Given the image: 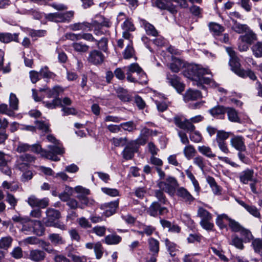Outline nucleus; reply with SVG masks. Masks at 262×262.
<instances>
[{
  "label": "nucleus",
  "mask_w": 262,
  "mask_h": 262,
  "mask_svg": "<svg viewBox=\"0 0 262 262\" xmlns=\"http://www.w3.org/2000/svg\"><path fill=\"white\" fill-rule=\"evenodd\" d=\"M210 73V72L209 70L203 68L200 65L191 64L187 68L184 74L193 81V85H196L203 89L205 86L203 84H210L212 82H213L211 78L204 76L205 75Z\"/></svg>",
  "instance_id": "1"
},
{
  "label": "nucleus",
  "mask_w": 262,
  "mask_h": 262,
  "mask_svg": "<svg viewBox=\"0 0 262 262\" xmlns=\"http://www.w3.org/2000/svg\"><path fill=\"white\" fill-rule=\"evenodd\" d=\"M49 150L43 149L39 144H34L31 146L30 150L34 152L40 154L41 156L54 161H58L60 159L57 155H61L64 152V150L58 146L48 145Z\"/></svg>",
  "instance_id": "2"
},
{
  "label": "nucleus",
  "mask_w": 262,
  "mask_h": 262,
  "mask_svg": "<svg viewBox=\"0 0 262 262\" xmlns=\"http://www.w3.org/2000/svg\"><path fill=\"white\" fill-rule=\"evenodd\" d=\"M203 117L201 115H198L192 117L189 119H182L181 117L177 116L173 118L174 124L180 129L186 132H192L195 129L193 123H196L201 121Z\"/></svg>",
  "instance_id": "3"
},
{
  "label": "nucleus",
  "mask_w": 262,
  "mask_h": 262,
  "mask_svg": "<svg viewBox=\"0 0 262 262\" xmlns=\"http://www.w3.org/2000/svg\"><path fill=\"white\" fill-rule=\"evenodd\" d=\"M89 25L90 27H89L88 31H93L96 35L100 36L104 34L102 30V27L110 28L112 23L108 18L102 15H99L96 16V19L89 23Z\"/></svg>",
  "instance_id": "4"
},
{
  "label": "nucleus",
  "mask_w": 262,
  "mask_h": 262,
  "mask_svg": "<svg viewBox=\"0 0 262 262\" xmlns=\"http://www.w3.org/2000/svg\"><path fill=\"white\" fill-rule=\"evenodd\" d=\"M171 2L177 3L181 8H186L188 6L186 0H154L153 3L158 8L167 10L170 13L174 14L177 11L176 7L171 4Z\"/></svg>",
  "instance_id": "5"
},
{
  "label": "nucleus",
  "mask_w": 262,
  "mask_h": 262,
  "mask_svg": "<svg viewBox=\"0 0 262 262\" xmlns=\"http://www.w3.org/2000/svg\"><path fill=\"white\" fill-rule=\"evenodd\" d=\"M74 12L73 11H67L64 13H51L45 14V18L50 21L56 23L70 22L73 17Z\"/></svg>",
  "instance_id": "6"
},
{
  "label": "nucleus",
  "mask_w": 262,
  "mask_h": 262,
  "mask_svg": "<svg viewBox=\"0 0 262 262\" xmlns=\"http://www.w3.org/2000/svg\"><path fill=\"white\" fill-rule=\"evenodd\" d=\"M74 189L77 193L80 194L77 196V199L80 201L79 208L84 209L85 206H90L94 204V200L86 196V195L90 194L89 189L81 186L75 187Z\"/></svg>",
  "instance_id": "7"
},
{
  "label": "nucleus",
  "mask_w": 262,
  "mask_h": 262,
  "mask_svg": "<svg viewBox=\"0 0 262 262\" xmlns=\"http://www.w3.org/2000/svg\"><path fill=\"white\" fill-rule=\"evenodd\" d=\"M35 160V157L30 154H24L17 157L15 166L17 169L23 171L28 169Z\"/></svg>",
  "instance_id": "8"
},
{
  "label": "nucleus",
  "mask_w": 262,
  "mask_h": 262,
  "mask_svg": "<svg viewBox=\"0 0 262 262\" xmlns=\"http://www.w3.org/2000/svg\"><path fill=\"white\" fill-rule=\"evenodd\" d=\"M231 134L230 132H226L223 130H217L214 141L217 143L219 149L225 154L230 153L226 140L229 138Z\"/></svg>",
  "instance_id": "9"
},
{
  "label": "nucleus",
  "mask_w": 262,
  "mask_h": 262,
  "mask_svg": "<svg viewBox=\"0 0 262 262\" xmlns=\"http://www.w3.org/2000/svg\"><path fill=\"white\" fill-rule=\"evenodd\" d=\"M226 51L230 57L229 63L231 70L238 75L239 73L243 69L241 68L239 59L236 56L235 51L231 48H227Z\"/></svg>",
  "instance_id": "10"
},
{
  "label": "nucleus",
  "mask_w": 262,
  "mask_h": 262,
  "mask_svg": "<svg viewBox=\"0 0 262 262\" xmlns=\"http://www.w3.org/2000/svg\"><path fill=\"white\" fill-rule=\"evenodd\" d=\"M167 82L173 86L177 92L181 93L184 91L185 84L181 81L180 77L176 74L167 73L166 75Z\"/></svg>",
  "instance_id": "11"
},
{
  "label": "nucleus",
  "mask_w": 262,
  "mask_h": 262,
  "mask_svg": "<svg viewBox=\"0 0 262 262\" xmlns=\"http://www.w3.org/2000/svg\"><path fill=\"white\" fill-rule=\"evenodd\" d=\"M158 185L161 190L170 195L175 194L179 186L177 181H160Z\"/></svg>",
  "instance_id": "12"
},
{
  "label": "nucleus",
  "mask_w": 262,
  "mask_h": 262,
  "mask_svg": "<svg viewBox=\"0 0 262 262\" xmlns=\"http://www.w3.org/2000/svg\"><path fill=\"white\" fill-rule=\"evenodd\" d=\"M119 199L101 205L100 208L103 210V214L106 217H110L115 214L119 206Z\"/></svg>",
  "instance_id": "13"
},
{
  "label": "nucleus",
  "mask_w": 262,
  "mask_h": 262,
  "mask_svg": "<svg viewBox=\"0 0 262 262\" xmlns=\"http://www.w3.org/2000/svg\"><path fill=\"white\" fill-rule=\"evenodd\" d=\"M87 60L91 64L100 65L103 62L104 56L101 51L95 49L90 52Z\"/></svg>",
  "instance_id": "14"
},
{
  "label": "nucleus",
  "mask_w": 262,
  "mask_h": 262,
  "mask_svg": "<svg viewBox=\"0 0 262 262\" xmlns=\"http://www.w3.org/2000/svg\"><path fill=\"white\" fill-rule=\"evenodd\" d=\"M168 210L165 207L161 206L157 202H153L147 210V213L150 216L156 217L158 215H163L168 213Z\"/></svg>",
  "instance_id": "15"
},
{
  "label": "nucleus",
  "mask_w": 262,
  "mask_h": 262,
  "mask_svg": "<svg viewBox=\"0 0 262 262\" xmlns=\"http://www.w3.org/2000/svg\"><path fill=\"white\" fill-rule=\"evenodd\" d=\"M138 146L134 140L129 142L122 152L123 158L126 160L132 159L135 152H137Z\"/></svg>",
  "instance_id": "16"
},
{
  "label": "nucleus",
  "mask_w": 262,
  "mask_h": 262,
  "mask_svg": "<svg viewBox=\"0 0 262 262\" xmlns=\"http://www.w3.org/2000/svg\"><path fill=\"white\" fill-rule=\"evenodd\" d=\"M47 217L45 219L44 223L47 227H51L53 222L56 221L60 217V212L53 208H48L46 210Z\"/></svg>",
  "instance_id": "17"
},
{
  "label": "nucleus",
  "mask_w": 262,
  "mask_h": 262,
  "mask_svg": "<svg viewBox=\"0 0 262 262\" xmlns=\"http://www.w3.org/2000/svg\"><path fill=\"white\" fill-rule=\"evenodd\" d=\"M230 144L233 148L237 151L246 150L245 139L242 136H233L230 139Z\"/></svg>",
  "instance_id": "18"
},
{
  "label": "nucleus",
  "mask_w": 262,
  "mask_h": 262,
  "mask_svg": "<svg viewBox=\"0 0 262 262\" xmlns=\"http://www.w3.org/2000/svg\"><path fill=\"white\" fill-rule=\"evenodd\" d=\"M27 202L32 207H37L45 208L49 205V199L46 198L39 199L35 195H32L28 198Z\"/></svg>",
  "instance_id": "19"
},
{
  "label": "nucleus",
  "mask_w": 262,
  "mask_h": 262,
  "mask_svg": "<svg viewBox=\"0 0 262 262\" xmlns=\"http://www.w3.org/2000/svg\"><path fill=\"white\" fill-rule=\"evenodd\" d=\"M126 69V79L129 82H135V77L133 76L132 73H136L138 74L142 69L137 63H133L126 67H124Z\"/></svg>",
  "instance_id": "20"
},
{
  "label": "nucleus",
  "mask_w": 262,
  "mask_h": 262,
  "mask_svg": "<svg viewBox=\"0 0 262 262\" xmlns=\"http://www.w3.org/2000/svg\"><path fill=\"white\" fill-rule=\"evenodd\" d=\"M148 247L150 253L149 254L158 255L160 251L159 242L153 238L149 237L147 239Z\"/></svg>",
  "instance_id": "21"
},
{
  "label": "nucleus",
  "mask_w": 262,
  "mask_h": 262,
  "mask_svg": "<svg viewBox=\"0 0 262 262\" xmlns=\"http://www.w3.org/2000/svg\"><path fill=\"white\" fill-rule=\"evenodd\" d=\"M227 108L223 105H216L209 110V113L214 118L224 119Z\"/></svg>",
  "instance_id": "22"
},
{
  "label": "nucleus",
  "mask_w": 262,
  "mask_h": 262,
  "mask_svg": "<svg viewBox=\"0 0 262 262\" xmlns=\"http://www.w3.org/2000/svg\"><path fill=\"white\" fill-rule=\"evenodd\" d=\"M245 33L244 35L239 36V39H241L242 42H245L248 45H251L254 41L257 39L256 34L250 28Z\"/></svg>",
  "instance_id": "23"
},
{
  "label": "nucleus",
  "mask_w": 262,
  "mask_h": 262,
  "mask_svg": "<svg viewBox=\"0 0 262 262\" xmlns=\"http://www.w3.org/2000/svg\"><path fill=\"white\" fill-rule=\"evenodd\" d=\"M202 97L201 93L198 90L189 89L185 92L184 95V100L186 102L190 101H195Z\"/></svg>",
  "instance_id": "24"
},
{
  "label": "nucleus",
  "mask_w": 262,
  "mask_h": 262,
  "mask_svg": "<svg viewBox=\"0 0 262 262\" xmlns=\"http://www.w3.org/2000/svg\"><path fill=\"white\" fill-rule=\"evenodd\" d=\"M46 256V253L43 251L39 249L31 250L29 254V258L35 262L43 260Z\"/></svg>",
  "instance_id": "25"
},
{
  "label": "nucleus",
  "mask_w": 262,
  "mask_h": 262,
  "mask_svg": "<svg viewBox=\"0 0 262 262\" xmlns=\"http://www.w3.org/2000/svg\"><path fill=\"white\" fill-rule=\"evenodd\" d=\"M151 132L150 129L147 127H144L141 130L139 137L134 141L138 144V145H143L146 143L148 137L151 136Z\"/></svg>",
  "instance_id": "26"
},
{
  "label": "nucleus",
  "mask_w": 262,
  "mask_h": 262,
  "mask_svg": "<svg viewBox=\"0 0 262 262\" xmlns=\"http://www.w3.org/2000/svg\"><path fill=\"white\" fill-rule=\"evenodd\" d=\"M118 98L122 102H128L132 101V97L127 91L123 88L119 87L116 89Z\"/></svg>",
  "instance_id": "27"
},
{
  "label": "nucleus",
  "mask_w": 262,
  "mask_h": 262,
  "mask_svg": "<svg viewBox=\"0 0 262 262\" xmlns=\"http://www.w3.org/2000/svg\"><path fill=\"white\" fill-rule=\"evenodd\" d=\"M12 41L19 42L18 34L10 33H0V41L4 43H9Z\"/></svg>",
  "instance_id": "28"
},
{
  "label": "nucleus",
  "mask_w": 262,
  "mask_h": 262,
  "mask_svg": "<svg viewBox=\"0 0 262 262\" xmlns=\"http://www.w3.org/2000/svg\"><path fill=\"white\" fill-rule=\"evenodd\" d=\"M141 25L144 27L147 34L153 36H157L158 35V31L155 27L145 20H141Z\"/></svg>",
  "instance_id": "29"
},
{
  "label": "nucleus",
  "mask_w": 262,
  "mask_h": 262,
  "mask_svg": "<svg viewBox=\"0 0 262 262\" xmlns=\"http://www.w3.org/2000/svg\"><path fill=\"white\" fill-rule=\"evenodd\" d=\"M184 66V64L182 60L174 58L172 59V62L170 63L169 68L172 72L178 73Z\"/></svg>",
  "instance_id": "30"
},
{
  "label": "nucleus",
  "mask_w": 262,
  "mask_h": 262,
  "mask_svg": "<svg viewBox=\"0 0 262 262\" xmlns=\"http://www.w3.org/2000/svg\"><path fill=\"white\" fill-rule=\"evenodd\" d=\"M33 232L38 236H41L45 232V228L43 224L39 221L33 220Z\"/></svg>",
  "instance_id": "31"
},
{
  "label": "nucleus",
  "mask_w": 262,
  "mask_h": 262,
  "mask_svg": "<svg viewBox=\"0 0 262 262\" xmlns=\"http://www.w3.org/2000/svg\"><path fill=\"white\" fill-rule=\"evenodd\" d=\"M249 28V27L246 24H242L237 21H234L231 26L232 30L238 34L246 32Z\"/></svg>",
  "instance_id": "32"
},
{
  "label": "nucleus",
  "mask_w": 262,
  "mask_h": 262,
  "mask_svg": "<svg viewBox=\"0 0 262 262\" xmlns=\"http://www.w3.org/2000/svg\"><path fill=\"white\" fill-rule=\"evenodd\" d=\"M122 241V238L117 234H110L106 236L104 241L107 245H117Z\"/></svg>",
  "instance_id": "33"
},
{
  "label": "nucleus",
  "mask_w": 262,
  "mask_h": 262,
  "mask_svg": "<svg viewBox=\"0 0 262 262\" xmlns=\"http://www.w3.org/2000/svg\"><path fill=\"white\" fill-rule=\"evenodd\" d=\"M239 178L241 180H255L254 170L252 169H246L241 172Z\"/></svg>",
  "instance_id": "34"
},
{
  "label": "nucleus",
  "mask_w": 262,
  "mask_h": 262,
  "mask_svg": "<svg viewBox=\"0 0 262 262\" xmlns=\"http://www.w3.org/2000/svg\"><path fill=\"white\" fill-rule=\"evenodd\" d=\"M177 194L178 196L182 198L185 201L191 202L193 198L188 191L183 187L177 189Z\"/></svg>",
  "instance_id": "35"
},
{
  "label": "nucleus",
  "mask_w": 262,
  "mask_h": 262,
  "mask_svg": "<svg viewBox=\"0 0 262 262\" xmlns=\"http://www.w3.org/2000/svg\"><path fill=\"white\" fill-rule=\"evenodd\" d=\"M90 27L89 23L83 21L82 23H77L72 24L70 26L71 30L73 31H88Z\"/></svg>",
  "instance_id": "36"
},
{
  "label": "nucleus",
  "mask_w": 262,
  "mask_h": 262,
  "mask_svg": "<svg viewBox=\"0 0 262 262\" xmlns=\"http://www.w3.org/2000/svg\"><path fill=\"white\" fill-rule=\"evenodd\" d=\"M253 55L256 58L262 57V41H257L251 47Z\"/></svg>",
  "instance_id": "37"
},
{
  "label": "nucleus",
  "mask_w": 262,
  "mask_h": 262,
  "mask_svg": "<svg viewBox=\"0 0 262 262\" xmlns=\"http://www.w3.org/2000/svg\"><path fill=\"white\" fill-rule=\"evenodd\" d=\"M196 152L194 146L189 144L184 147L183 149V154L185 157L188 160L192 159Z\"/></svg>",
  "instance_id": "38"
},
{
  "label": "nucleus",
  "mask_w": 262,
  "mask_h": 262,
  "mask_svg": "<svg viewBox=\"0 0 262 262\" xmlns=\"http://www.w3.org/2000/svg\"><path fill=\"white\" fill-rule=\"evenodd\" d=\"M198 150L201 154L207 158H213L215 157V155L213 153L211 148L209 146H200L198 147Z\"/></svg>",
  "instance_id": "39"
},
{
  "label": "nucleus",
  "mask_w": 262,
  "mask_h": 262,
  "mask_svg": "<svg viewBox=\"0 0 262 262\" xmlns=\"http://www.w3.org/2000/svg\"><path fill=\"white\" fill-rule=\"evenodd\" d=\"M244 240L237 235H233L231 236L230 244L235 246L236 248L243 250L244 248L243 244Z\"/></svg>",
  "instance_id": "40"
},
{
  "label": "nucleus",
  "mask_w": 262,
  "mask_h": 262,
  "mask_svg": "<svg viewBox=\"0 0 262 262\" xmlns=\"http://www.w3.org/2000/svg\"><path fill=\"white\" fill-rule=\"evenodd\" d=\"M43 104L49 109H54L57 106H62L61 99L59 98H55L52 101H43Z\"/></svg>",
  "instance_id": "41"
},
{
  "label": "nucleus",
  "mask_w": 262,
  "mask_h": 262,
  "mask_svg": "<svg viewBox=\"0 0 262 262\" xmlns=\"http://www.w3.org/2000/svg\"><path fill=\"white\" fill-rule=\"evenodd\" d=\"M252 246L255 253L262 257V239L255 238L252 241Z\"/></svg>",
  "instance_id": "42"
},
{
  "label": "nucleus",
  "mask_w": 262,
  "mask_h": 262,
  "mask_svg": "<svg viewBox=\"0 0 262 262\" xmlns=\"http://www.w3.org/2000/svg\"><path fill=\"white\" fill-rule=\"evenodd\" d=\"M51 242L54 245L57 246L64 243V240L62 236L59 234L52 233L49 235L48 237Z\"/></svg>",
  "instance_id": "43"
},
{
  "label": "nucleus",
  "mask_w": 262,
  "mask_h": 262,
  "mask_svg": "<svg viewBox=\"0 0 262 262\" xmlns=\"http://www.w3.org/2000/svg\"><path fill=\"white\" fill-rule=\"evenodd\" d=\"M165 244L169 254L174 256L176 255V252L177 250V245L175 243L170 242L168 238L164 240Z\"/></svg>",
  "instance_id": "44"
},
{
  "label": "nucleus",
  "mask_w": 262,
  "mask_h": 262,
  "mask_svg": "<svg viewBox=\"0 0 262 262\" xmlns=\"http://www.w3.org/2000/svg\"><path fill=\"white\" fill-rule=\"evenodd\" d=\"M63 89L59 86H55L52 89H49L47 92V96L48 98L55 97L59 98L60 93L63 92Z\"/></svg>",
  "instance_id": "45"
},
{
  "label": "nucleus",
  "mask_w": 262,
  "mask_h": 262,
  "mask_svg": "<svg viewBox=\"0 0 262 262\" xmlns=\"http://www.w3.org/2000/svg\"><path fill=\"white\" fill-rule=\"evenodd\" d=\"M108 39L106 37H102L99 40H96V43L97 48L104 52H106L108 50Z\"/></svg>",
  "instance_id": "46"
},
{
  "label": "nucleus",
  "mask_w": 262,
  "mask_h": 262,
  "mask_svg": "<svg viewBox=\"0 0 262 262\" xmlns=\"http://www.w3.org/2000/svg\"><path fill=\"white\" fill-rule=\"evenodd\" d=\"M13 241L12 238L10 236H5L0 239V248L7 250L11 246Z\"/></svg>",
  "instance_id": "47"
},
{
  "label": "nucleus",
  "mask_w": 262,
  "mask_h": 262,
  "mask_svg": "<svg viewBox=\"0 0 262 262\" xmlns=\"http://www.w3.org/2000/svg\"><path fill=\"white\" fill-rule=\"evenodd\" d=\"M137 75L138 77H135L136 81L133 82V83H139L142 85H145L147 83V77L146 74L143 70L137 74Z\"/></svg>",
  "instance_id": "48"
},
{
  "label": "nucleus",
  "mask_w": 262,
  "mask_h": 262,
  "mask_svg": "<svg viewBox=\"0 0 262 262\" xmlns=\"http://www.w3.org/2000/svg\"><path fill=\"white\" fill-rule=\"evenodd\" d=\"M239 233L243 237V238L242 239L244 240L245 243H249L253 239V236L252 235L251 231L244 227H243Z\"/></svg>",
  "instance_id": "49"
},
{
  "label": "nucleus",
  "mask_w": 262,
  "mask_h": 262,
  "mask_svg": "<svg viewBox=\"0 0 262 262\" xmlns=\"http://www.w3.org/2000/svg\"><path fill=\"white\" fill-rule=\"evenodd\" d=\"M141 228L142 229V231H138V233L140 234H146L147 236L151 235L154 232L156 231V228L151 225H143Z\"/></svg>",
  "instance_id": "50"
},
{
  "label": "nucleus",
  "mask_w": 262,
  "mask_h": 262,
  "mask_svg": "<svg viewBox=\"0 0 262 262\" xmlns=\"http://www.w3.org/2000/svg\"><path fill=\"white\" fill-rule=\"evenodd\" d=\"M28 33L31 37H42L47 34V31L45 30H34L29 29Z\"/></svg>",
  "instance_id": "51"
},
{
  "label": "nucleus",
  "mask_w": 262,
  "mask_h": 262,
  "mask_svg": "<svg viewBox=\"0 0 262 262\" xmlns=\"http://www.w3.org/2000/svg\"><path fill=\"white\" fill-rule=\"evenodd\" d=\"M226 108L229 120L232 122H237L239 118L235 110L232 107H226Z\"/></svg>",
  "instance_id": "52"
},
{
  "label": "nucleus",
  "mask_w": 262,
  "mask_h": 262,
  "mask_svg": "<svg viewBox=\"0 0 262 262\" xmlns=\"http://www.w3.org/2000/svg\"><path fill=\"white\" fill-rule=\"evenodd\" d=\"M209 26L211 31L213 32L214 35H219L224 31V28L223 26L215 23H210Z\"/></svg>",
  "instance_id": "53"
},
{
  "label": "nucleus",
  "mask_w": 262,
  "mask_h": 262,
  "mask_svg": "<svg viewBox=\"0 0 262 262\" xmlns=\"http://www.w3.org/2000/svg\"><path fill=\"white\" fill-rule=\"evenodd\" d=\"M198 215L201 218V221L211 220L212 219L211 213L203 208H199Z\"/></svg>",
  "instance_id": "54"
},
{
  "label": "nucleus",
  "mask_w": 262,
  "mask_h": 262,
  "mask_svg": "<svg viewBox=\"0 0 262 262\" xmlns=\"http://www.w3.org/2000/svg\"><path fill=\"white\" fill-rule=\"evenodd\" d=\"M187 132L189 133V138L191 141L194 143H200L202 141L203 137L199 131L194 129V131Z\"/></svg>",
  "instance_id": "55"
},
{
  "label": "nucleus",
  "mask_w": 262,
  "mask_h": 262,
  "mask_svg": "<svg viewBox=\"0 0 262 262\" xmlns=\"http://www.w3.org/2000/svg\"><path fill=\"white\" fill-rule=\"evenodd\" d=\"M120 126L124 130L129 132H132L136 129V125L133 121L122 123Z\"/></svg>",
  "instance_id": "56"
},
{
  "label": "nucleus",
  "mask_w": 262,
  "mask_h": 262,
  "mask_svg": "<svg viewBox=\"0 0 262 262\" xmlns=\"http://www.w3.org/2000/svg\"><path fill=\"white\" fill-rule=\"evenodd\" d=\"M106 230V228L104 226H96L92 228L91 232L101 237L105 235Z\"/></svg>",
  "instance_id": "57"
},
{
  "label": "nucleus",
  "mask_w": 262,
  "mask_h": 262,
  "mask_svg": "<svg viewBox=\"0 0 262 262\" xmlns=\"http://www.w3.org/2000/svg\"><path fill=\"white\" fill-rule=\"evenodd\" d=\"M238 76L242 78L248 77L252 80H255L257 78L254 72L249 69L247 70L243 69V70L239 73Z\"/></svg>",
  "instance_id": "58"
},
{
  "label": "nucleus",
  "mask_w": 262,
  "mask_h": 262,
  "mask_svg": "<svg viewBox=\"0 0 262 262\" xmlns=\"http://www.w3.org/2000/svg\"><path fill=\"white\" fill-rule=\"evenodd\" d=\"M96 257L97 259H100L103 254V248L100 242H97L94 245V249Z\"/></svg>",
  "instance_id": "59"
},
{
  "label": "nucleus",
  "mask_w": 262,
  "mask_h": 262,
  "mask_svg": "<svg viewBox=\"0 0 262 262\" xmlns=\"http://www.w3.org/2000/svg\"><path fill=\"white\" fill-rule=\"evenodd\" d=\"M193 162L194 164L198 166L202 171H204V169L206 166L205 160L201 156H198L193 159Z\"/></svg>",
  "instance_id": "60"
},
{
  "label": "nucleus",
  "mask_w": 262,
  "mask_h": 262,
  "mask_svg": "<svg viewBox=\"0 0 262 262\" xmlns=\"http://www.w3.org/2000/svg\"><path fill=\"white\" fill-rule=\"evenodd\" d=\"M228 225L232 231L234 232H239L243 227L239 223L233 219L230 220Z\"/></svg>",
  "instance_id": "61"
},
{
  "label": "nucleus",
  "mask_w": 262,
  "mask_h": 262,
  "mask_svg": "<svg viewBox=\"0 0 262 262\" xmlns=\"http://www.w3.org/2000/svg\"><path fill=\"white\" fill-rule=\"evenodd\" d=\"M72 47L75 51L79 52H85L89 49V47L88 45L80 42L73 43Z\"/></svg>",
  "instance_id": "62"
},
{
  "label": "nucleus",
  "mask_w": 262,
  "mask_h": 262,
  "mask_svg": "<svg viewBox=\"0 0 262 262\" xmlns=\"http://www.w3.org/2000/svg\"><path fill=\"white\" fill-rule=\"evenodd\" d=\"M101 190L103 193L112 197L119 195V191L117 189L110 188L107 187H102Z\"/></svg>",
  "instance_id": "63"
},
{
  "label": "nucleus",
  "mask_w": 262,
  "mask_h": 262,
  "mask_svg": "<svg viewBox=\"0 0 262 262\" xmlns=\"http://www.w3.org/2000/svg\"><path fill=\"white\" fill-rule=\"evenodd\" d=\"M134 54V50L132 46V43L129 44L126 47L123 52V57L125 59H129L132 58Z\"/></svg>",
  "instance_id": "64"
}]
</instances>
